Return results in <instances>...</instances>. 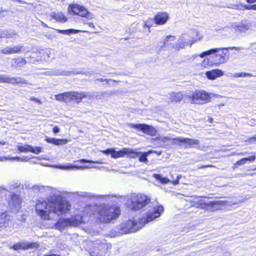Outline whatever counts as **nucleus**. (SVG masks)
<instances>
[{"mask_svg":"<svg viewBox=\"0 0 256 256\" xmlns=\"http://www.w3.org/2000/svg\"><path fill=\"white\" fill-rule=\"evenodd\" d=\"M163 211L164 208L162 206L152 208L146 212L145 217L138 221L130 220L122 223L118 226L112 230L110 236L111 237H115L124 234L134 232L142 228L145 224L158 218Z\"/></svg>","mask_w":256,"mask_h":256,"instance_id":"1","label":"nucleus"},{"mask_svg":"<svg viewBox=\"0 0 256 256\" xmlns=\"http://www.w3.org/2000/svg\"><path fill=\"white\" fill-rule=\"evenodd\" d=\"M70 203L62 198L56 199L49 204L44 198H40L37 200L36 210L37 214L44 220L50 219V214L54 213L58 216L68 212L70 208Z\"/></svg>","mask_w":256,"mask_h":256,"instance_id":"2","label":"nucleus"},{"mask_svg":"<svg viewBox=\"0 0 256 256\" xmlns=\"http://www.w3.org/2000/svg\"><path fill=\"white\" fill-rule=\"evenodd\" d=\"M99 220L101 222L108 223L117 218L120 214V208L116 206L102 204L98 208Z\"/></svg>","mask_w":256,"mask_h":256,"instance_id":"3","label":"nucleus"},{"mask_svg":"<svg viewBox=\"0 0 256 256\" xmlns=\"http://www.w3.org/2000/svg\"><path fill=\"white\" fill-rule=\"evenodd\" d=\"M228 49H234L237 50H240V48L232 47L228 48H216L211 49L212 56L210 58H212L214 64L216 66L225 63L229 58Z\"/></svg>","mask_w":256,"mask_h":256,"instance_id":"4","label":"nucleus"},{"mask_svg":"<svg viewBox=\"0 0 256 256\" xmlns=\"http://www.w3.org/2000/svg\"><path fill=\"white\" fill-rule=\"evenodd\" d=\"M211 94L203 90H196L191 96H188L190 99V102L193 104H202L210 101Z\"/></svg>","mask_w":256,"mask_h":256,"instance_id":"5","label":"nucleus"},{"mask_svg":"<svg viewBox=\"0 0 256 256\" xmlns=\"http://www.w3.org/2000/svg\"><path fill=\"white\" fill-rule=\"evenodd\" d=\"M150 198L142 194H134L130 197V207L134 210H138L147 205Z\"/></svg>","mask_w":256,"mask_h":256,"instance_id":"6","label":"nucleus"},{"mask_svg":"<svg viewBox=\"0 0 256 256\" xmlns=\"http://www.w3.org/2000/svg\"><path fill=\"white\" fill-rule=\"evenodd\" d=\"M93 244L94 247L90 252L91 256H108L107 252L112 247L110 244L97 241Z\"/></svg>","mask_w":256,"mask_h":256,"instance_id":"7","label":"nucleus"},{"mask_svg":"<svg viewBox=\"0 0 256 256\" xmlns=\"http://www.w3.org/2000/svg\"><path fill=\"white\" fill-rule=\"evenodd\" d=\"M188 36L186 34H182L179 37L178 42L172 46V48L176 50H180V49L184 48L186 44H189L191 46L194 42L200 39V38H195L192 37L188 40Z\"/></svg>","mask_w":256,"mask_h":256,"instance_id":"8","label":"nucleus"},{"mask_svg":"<svg viewBox=\"0 0 256 256\" xmlns=\"http://www.w3.org/2000/svg\"><path fill=\"white\" fill-rule=\"evenodd\" d=\"M227 204V202L222 200H215L206 202L203 200H200L197 202L198 207L202 208L209 210L210 208L213 210H217L218 209V206H224Z\"/></svg>","mask_w":256,"mask_h":256,"instance_id":"9","label":"nucleus"},{"mask_svg":"<svg viewBox=\"0 0 256 256\" xmlns=\"http://www.w3.org/2000/svg\"><path fill=\"white\" fill-rule=\"evenodd\" d=\"M71 10L76 14L80 16L84 17L88 20H91L94 18V15L83 6L78 4H74L70 6Z\"/></svg>","mask_w":256,"mask_h":256,"instance_id":"10","label":"nucleus"},{"mask_svg":"<svg viewBox=\"0 0 256 256\" xmlns=\"http://www.w3.org/2000/svg\"><path fill=\"white\" fill-rule=\"evenodd\" d=\"M130 126L134 128L142 130L143 132L151 136L156 134V130L152 126L146 124H130Z\"/></svg>","mask_w":256,"mask_h":256,"instance_id":"11","label":"nucleus"},{"mask_svg":"<svg viewBox=\"0 0 256 256\" xmlns=\"http://www.w3.org/2000/svg\"><path fill=\"white\" fill-rule=\"evenodd\" d=\"M250 25L246 20H243L240 22H236L232 24L230 28L234 30L235 32H244L250 29Z\"/></svg>","mask_w":256,"mask_h":256,"instance_id":"12","label":"nucleus"},{"mask_svg":"<svg viewBox=\"0 0 256 256\" xmlns=\"http://www.w3.org/2000/svg\"><path fill=\"white\" fill-rule=\"evenodd\" d=\"M0 82H6L12 84H26V80L20 77H10L8 76L0 75Z\"/></svg>","mask_w":256,"mask_h":256,"instance_id":"13","label":"nucleus"},{"mask_svg":"<svg viewBox=\"0 0 256 256\" xmlns=\"http://www.w3.org/2000/svg\"><path fill=\"white\" fill-rule=\"evenodd\" d=\"M175 143L180 142L184 143L185 148H190L194 147V146L198 145L200 144V141L196 139H190L188 138H178L174 139Z\"/></svg>","mask_w":256,"mask_h":256,"instance_id":"14","label":"nucleus"},{"mask_svg":"<svg viewBox=\"0 0 256 256\" xmlns=\"http://www.w3.org/2000/svg\"><path fill=\"white\" fill-rule=\"evenodd\" d=\"M70 218H60L55 224V228L62 230L68 226H72Z\"/></svg>","mask_w":256,"mask_h":256,"instance_id":"15","label":"nucleus"},{"mask_svg":"<svg viewBox=\"0 0 256 256\" xmlns=\"http://www.w3.org/2000/svg\"><path fill=\"white\" fill-rule=\"evenodd\" d=\"M168 19V14L166 12H158L154 18L155 23L158 25L164 24Z\"/></svg>","mask_w":256,"mask_h":256,"instance_id":"16","label":"nucleus"},{"mask_svg":"<svg viewBox=\"0 0 256 256\" xmlns=\"http://www.w3.org/2000/svg\"><path fill=\"white\" fill-rule=\"evenodd\" d=\"M20 200L18 195L14 194H10V200L8 202L9 206L11 208H16L18 210L20 208Z\"/></svg>","mask_w":256,"mask_h":256,"instance_id":"17","label":"nucleus"},{"mask_svg":"<svg viewBox=\"0 0 256 256\" xmlns=\"http://www.w3.org/2000/svg\"><path fill=\"white\" fill-rule=\"evenodd\" d=\"M82 100V92H68L69 102L74 101L76 103L79 104Z\"/></svg>","mask_w":256,"mask_h":256,"instance_id":"18","label":"nucleus"},{"mask_svg":"<svg viewBox=\"0 0 256 256\" xmlns=\"http://www.w3.org/2000/svg\"><path fill=\"white\" fill-rule=\"evenodd\" d=\"M224 72L220 70L214 69L206 72V74L210 80H214L218 77L223 76Z\"/></svg>","mask_w":256,"mask_h":256,"instance_id":"19","label":"nucleus"},{"mask_svg":"<svg viewBox=\"0 0 256 256\" xmlns=\"http://www.w3.org/2000/svg\"><path fill=\"white\" fill-rule=\"evenodd\" d=\"M176 40V38L174 36L168 35L167 36L166 38L164 40L163 44L161 46V48L164 50L166 48L168 49H172V46L174 44L169 41H174Z\"/></svg>","mask_w":256,"mask_h":256,"instance_id":"20","label":"nucleus"},{"mask_svg":"<svg viewBox=\"0 0 256 256\" xmlns=\"http://www.w3.org/2000/svg\"><path fill=\"white\" fill-rule=\"evenodd\" d=\"M45 140L50 144H52L56 146L64 145L67 144L68 140L67 139H57L56 138H51L46 136Z\"/></svg>","mask_w":256,"mask_h":256,"instance_id":"21","label":"nucleus"},{"mask_svg":"<svg viewBox=\"0 0 256 256\" xmlns=\"http://www.w3.org/2000/svg\"><path fill=\"white\" fill-rule=\"evenodd\" d=\"M10 216L6 212H0V228H6L9 225Z\"/></svg>","mask_w":256,"mask_h":256,"instance_id":"22","label":"nucleus"},{"mask_svg":"<svg viewBox=\"0 0 256 256\" xmlns=\"http://www.w3.org/2000/svg\"><path fill=\"white\" fill-rule=\"evenodd\" d=\"M183 97L184 95L181 92H172L169 94V98L172 102H179Z\"/></svg>","mask_w":256,"mask_h":256,"instance_id":"23","label":"nucleus"},{"mask_svg":"<svg viewBox=\"0 0 256 256\" xmlns=\"http://www.w3.org/2000/svg\"><path fill=\"white\" fill-rule=\"evenodd\" d=\"M78 193V195L81 197H84V198H102L106 199L107 198H109V196H102V195H100V196H96L94 195V194H92L91 193H88V192H80L79 193Z\"/></svg>","mask_w":256,"mask_h":256,"instance_id":"24","label":"nucleus"},{"mask_svg":"<svg viewBox=\"0 0 256 256\" xmlns=\"http://www.w3.org/2000/svg\"><path fill=\"white\" fill-rule=\"evenodd\" d=\"M50 16L52 19L54 18L58 22H64L67 21V18L62 12H52L50 14Z\"/></svg>","mask_w":256,"mask_h":256,"instance_id":"25","label":"nucleus"},{"mask_svg":"<svg viewBox=\"0 0 256 256\" xmlns=\"http://www.w3.org/2000/svg\"><path fill=\"white\" fill-rule=\"evenodd\" d=\"M21 244L22 249L23 250H26L30 248H36L39 246V244L36 242H20Z\"/></svg>","mask_w":256,"mask_h":256,"instance_id":"26","label":"nucleus"},{"mask_svg":"<svg viewBox=\"0 0 256 256\" xmlns=\"http://www.w3.org/2000/svg\"><path fill=\"white\" fill-rule=\"evenodd\" d=\"M12 66L14 68H18L24 66L26 64V60L23 58H14Z\"/></svg>","mask_w":256,"mask_h":256,"instance_id":"27","label":"nucleus"},{"mask_svg":"<svg viewBox=\"0 0 256 256\" xmlns=\"http://www.w3.org/2000/svg\"><path fill=\"white\" fill-rule=\"evenodd\" d=\"M70 220L72 222V226H76L79 224L84 222V217L80 214L76 215L74 217L72 218Z\"/></svg>","mask_w":256,"mask_h":256,"instance_id":"28","label":"nucleus"},{"mask_svg":"<svg viewBox=\"0 0 256 256\" xmlns=\"http://www.w3.org/2000/svg\"><path fill=\"white\" fill-rule=\"evenodd\" d=\"M112 92H96V98L102 100H107L108 97L112 96Z\"/></svg>","mask_w":256,"mask_h":256,"instance_id":"29","label":"nucleus"},{"mask_svg":"<svg viewBox=\"0 0 256 256\" xmlns=\"http://www.w3.org/2000/svg\"><path fill=\"white\" fill-rule=\"evenodd\" d=\"M55 98L58 101L64 102H68V92L56 94L55 96Z\"/></svg>","mask_w":256,"mask_h":256,"instance_id":"30","label":"nucleus"},{"mask_svg":"<svg viewBox=\"0 0 256 256\" xmlns=\"http://www.w3.org/2000/svg\"><path fill=\"white\" fill-rule=\"evenodd\" d=\"M126 148H124L120 151H116L114 148L113 152L112 153V158H118L123 157L124 155H126Z\"/></svg>","mask_w":256,"mask_h":256,"instance_id":"31","label":"nucleus"},{"mask_svg":"<svg viewBox=\"0 0 256 256\" xmlns=\"http://www.w3.org/2000/svg\"><path fill=\"white\" fill-rule=\"evenodd\" d=\"M256 158V157L255 156H252L249 158H242L240 160H238L236 164L241 166L245 164L248 161L254 162Z\"/></svg>","mask_w":256,"mask_h":256,"instance_id":"32","label":"nucleus"},{"mask_svg":"<svg viewBox=\"0 0 256 256\" xmlns=\"http://www.w3.org/2000/svg\"><path fill=\"white\" fill-rule=\"evenodd\" d=\"M82 99L86 98L90 100H94L96 98V92H82Z\"/></svg>","mask_w":256,"mask_h":256,"instance_id":"33","label":"nucleus"},{"mask_svg":"<svg viewBox=\"0 0 256 256\" xmlns=\"http://www.w3.org/2000/svg\"><path fill=\"white\" fill-rule=\"evenodd\" d=\"M153 176L158 180L160 181L162 184H167L170 182V180L165 177H162L160 174H154Z\"/></svg>","mask_w":256,"mask_h":256,"instance_id":"34","label":"nucleus"},{"mask_svg":"<svg viewBox=\"0 0 256 256\" xmlns=\"http://www.w3.org/2000/svg\"><path fill=\"white\" fill-rule=\"evenodd\" d=\"M140 154V152L134 151L133 150L127 148L126 154V155L130 158H136Z\"/></svg>","mask_w":256,"mask_h":256,"instance_id":"35","label":"nucleus"},{"mask_svg":"<svg viewBox=\"0 0 256 256\" xmlns=\"http://www.w3.org/2000/svg\"><path fill=\"white\" fill-rule=\"evenodd\" d=\"M58 32L60 34H76L80 32V30H76L74 29H69V30H58Z\"/></svg>","mask_w":256,"mask_h":256,"instance_id":"36","label":"nucleus"},{"mask_svg":"<svg viewBox=\"0 0 256 256\" xmlns=\"http://www.w3.org/2000/svg\"><path fill=\"white\" fill-rule=\"evenodd\" d=\"M32 146L30 145H25L24 146H19L18 147V150L20 152H30L32 150Z\"/></svg>","mask_w":256,"mask_h":256,"instance_id":"37","label":"nucleus"},{"mask_svg":"<svg viewBox=\"0 0 256 256\" xmlns=\"http://www.w3.org/2000/svg\"><path fill=\"white\" fill-rule=\"evenodd\" d=\"M232 76L234 78H240V77H246V76H252L253 75L250 73L246 72H240L232 74Z\"/></svg>","mask_w":256,"mask_h":256,"instance_id":"38","label":"nucleus"},{"mask_svg":"<svg viewBox=\"0 0 256 256\" xmlns=\"http://www.w3.org/2000/svg\"><path fill=\"white\" fill-rule=\"evenodd\" d=\"M150 152H144V153H141L140 152V156L139 157V160L141 162H144L145 163H146L148 160L147 159V156L148 155V154Z\"/></svg>","mask_w":256,"mask_h":256,"instance_id":"39","label":"nucleus"},{"mask_svg":"<svg viewBox=\"0 0 256 256\" xmlns=\"http://www.w3.org/2000/svg\"><path fill=\"white\" fill-rule=\"evenodd\" d=\"M212 64H214L213 60L212 58H210H210H206L202 62V66H203L204 67L207 66L212 65Z\"/></svg>","mask_w":256,"mask_h":256,"instance_id":"40","label":"nucleus"},{"mask_svg":"<svg viewBox=\"0 0 256 256\" xmlns=\"http://www.w3.org/2000/svg\"><path fill=\"white\" fill-rule=\"evenodd\" d=\"M33 190L36 192H44L45 190V188L42 186L35 185L33 186Z\"/></svg>","mask_w":256,"mask_h":256,"instance_id":"41","label":"nucleus"},{"mask_svg":"<svg viewBox=\"0 0 256 256\" xmlns=\"http://www.w3.org/2000/svg\"><path fill=\"white\" fill-rule=\"evenodd\" d=\"M58 168L62 170H72L78 168V167L74 166H60Z\"/></svg>","mask_w":256,"mask_h":256,"instance_id":"42","label":"nucleus"},{"mask_svg":"<svg viewBox=\"0 0 256 256\" xmlns=\"http://www.w3.org/2000/svg\"><path fill=\"white\" fill-rule=\"evenodd\" d=\"M22 48H23V46L22 45L14 46L12 47L13 52H14L15 53L20 52H22Z\"/></svg>","mask_w":256,"mask_h":256,"instance_id":"43","label":"nucleus"},{"mask_svg":"<svg viewBox=\"0 0 256 256\" xmlns=\"http://www.w3.org/2000/svg\"><path fill=\"white\" fill-rule=\"evenodd\" d=\"M32 150H30V152L36 154H38L42 152V148L40 147H36L35 148H34L32 146Z\"/></svg>","mask_w":256,"mask_h":256,"instance_id":"44","label":"nucleus"},{"mask_svg":"<svg viewBox=\"0 0 256 256\" xmlns=\"http://www.w3.org/2000/svg\"><path fill=\"white\" fill-rule=\"evenodd\" d=\"M211 54H212V50H211V49H210V50H208L207 51H206V52H202V54H200L198 55V56H200V58H203L204 56L211 55Z\"/></svg>","mask_w":256,"mask_h":256,"instance_id":"45","label":"nucleus"},{"mask_svg":"<svg viewBox=\"0 0 256 256\" xmlns=\"http://www.w3.org/2000/svg\"><path fill=\"white\" fill-rule=\"evenodd\" d=\"M113 150L114 148H108L106 150L102 151V152L106 155L110 154L111 157L112 158V153L113 152Z\"/></svg>","mask_w":256,"mask_h":256,"instance_id":"46","label":"nucleus"},{"mask_svg":"<svg viewBox=\"0 0 256 256\" xmlns=\"http://www.w3.org/2000/svg\"><path fill=\"white\" fill-rule=\"evenodd\" d=\"M1 52L4 54H10V47L6 46L0 50Z\"/></svg>","mask_w":256,"mask_h":256,"instance_id":"47","label":"nucleus"},{"mask_svg":"<svg viewBox=\"0 0 256 256\" xmlns=\"http://www.w3.org/2000/svg\"><path fill=\"white\" fill-rule=\"evenodd\" d=\"M12 248L16 250L22 249L20 243L18 242L17 244H14L12 246Z\"/></svg>","mask_w":256,"mask_h":256,"instance_id":"48","label":"nucleus"},{"mask_svg":"<svg viewBox=\"0 0 256 256\" xmlns=\"http://www.w3.org/2000/svg\"><path fill=\"white\" fill-rule=\"evenodd\" d=\"M83 22L84 24H88L90 28H92L94 30L95 29V26L93 23L88 22L86 20H84Z\"/></svg>","mask_w":256,"mask_h":256,"instance_id":"49","label":"nucleus"},{"mask_svg":"<svg viewBox=\"0 0 256 256\" xmlns=\"http://www.w3.org/2000/svg\"><path fill=\"white\" fill-rule=\"evenodd\" d=\"M182 178V176L181 175H178L177 176V179L175 180H173L172 181V183L173 184H174V185H176V184H179V180L180 179Z\"/></svg>","mask_w":256,"mask_h":256,"instance_id":"50","label":"nucleus"},{"mask_svg":"<svg viewBox=\"0 0 256 256\" xmlns=\"http://www.w3.org/2000/svg\"><path fill=\"white\" fill-rule=\"evenodd\" d=\"M96 80H98V81H100V82H106L108 84V82L109 81H112V82H115V80H112L111 79H103V78H97L96 79Z\"/></svg>","mask_w":256,"mask_h":256,"instance_id":"51","label":"nucleus"},{"mask_svg":"<svg viewBox=\"0 0 256 256\" xmlns=\"http://www.w3.org/2000/svg\"><path fill=\"white\" fill-rule=\"evenodd\" d=\"M30 100H31L32 101H35L36 102L38 103L42 104V101L36 98L34 96L30 97Z\"/></svg>","mask_w":256,"mask_h":256,"instance_id":"52","label":"nucleus"},{"mask_svg":"<svg viewBox=\"0 0 256 256\" xmlns=\"http://www.w3.org/2000/svg\"><path fill=\"white\" fill-rule=\"evenodd\" d=\"M14 35V34H2L0 36V37L1 38H2V37L12 38L13 36Z\"/></svg>","mask_w":256,"mask_h":256,"instance_id":"53","label":"nucleus"},{"mask_svg":"<svg viewBox=\"0 0 256 256\" xmlns=\"http://www.w3.org/2000/svg\"><path fill=\"white\" fill-rule=\"evenodd\" d=\"M53 132L54 134H57L60 132V128L58 126H55L53 128Z\"/></svg>","mask_w":256,"mask_h":256,"instance_id":"54","label":"nucleus"},{"mask_svg":"<svg viewBox=\"0 0 256 256\" xmlns=\"http://www.w3.org/2000/svg\"><path fill=\"white\" fill-rule=\"evenodd\" d=\"M248 141L250 142H256V136H255L251 137L248 140Z\"/></svg>","mask_w":256,"mask_h":256,"instance_id":"55","label":"nucleus"},{"mask_svg":"<svg viewBox=\"0 0 256 256\" xmlns=\"http://www.w3.org/2000/svg\"><path fill=\"white\" fill-rule=\"evenodd\" d=\"M242 6H243L246 10H251V5H244Z\"/></svg>","mask_w":256,"mask_h":256,"instance_id":"56","label":"nucleus"},{"mask_svg":"<svg viewBox=\"0 0 256 256\" xmlns=\"http://www.w3.org/2000/svg\"><path fill=\"white\" fill-rule=\"evenodd\" d=\"M8 159V158H7L6 157H0V161H2V162H4V161H6Z\"/></svg>","mask_w":256,"mask_h":256,"instance_id":"57","label":"nucleus"},{"mask_svg":"<svg viewBox=\"0 0 256 256\" xmlns=\"http://www.w3.org/2000/svg\"><path fill=\"white\" fill-rule=\"evenodd\" d=\"M81 162H90V163H92V164H94V162H93L92 161H89V160H86L85 159H82L80 160Z\"/></svg>","mask_w":256,"mask_h":256,"instance_id":"58","label":"nucleus"},{"mask_svg":"<svg viewBox=\"0 0 256 256\" xmlns=\"http://www.w3.org/2000/svg\"><path fill=\"white\" fill-rule=\"evenodd\" d=\"M246 2L249 4H252L256 2V0H246Z\"/></svg>","mask_w":256,"mask_h":256,"instance_id":"59","label":"nucleus"},{"mask_svg":"<svg viewBox=\"0 0 256 256\" xmlns=\"http://www.w3.org/2000/svg\"><path fill=\"white\" fill-rule=\"evenodd\" d=\"M12 160H22V158H20V157H14V158H10Z\"/></svg>","mask_w":256,"mask_h":256,"instance_id":"60","label":"nucleus"},{"mask_svg":"<svg viewBox=\"0 0 256 256\" xmlns=\"http://www.w3.org/2000/svg\"><path fill=\"white\" fill-rule=\"evenodd\" d=\"M251 10H256V4L251 5Z\"/></svg>","mask_w":256,"mask_h":256,"instance_id":"61","label":"nucleus"},{"mask_svg":"<svg viewBox=\"0 0 256 256\" xmlns=\"http://www.w3.org/2000/svg\"><path fill=\"white\" fill-rule=\"evenodd\" d=\"M15 53L14 52H13V48L10 47V54H12Z\"/></svg>","mask_w":256,"mask_h":256,"instance_id":"62","label":"nucleus"},{"mask_svg":"<svg viewBox=\"0 0 256 256\" xmlns=\"http://www.w3.org/2000/svg\"><path fill=\"white\" fill-rule=\"evenodd\" d=\"M44 256H60L59 255L55 254H46Z\"/></svg>","mask_w":256,"mask_h":256,"instance_id":"63","label":"nucleus"},{"mask_svg":"<svg viewBox=\"0 0 256 256\" xmlns=\"http://www.w3.org/2000/svg\"><path fill=\"white\" fill-rule=\"evenodd\" d=\"M252 49L254 50H256V44H254L252 45Z\"/></svg>","mask_w":256,"mask_h":256,"instance_id":"64","label":"nucleus"}]
</instances>
